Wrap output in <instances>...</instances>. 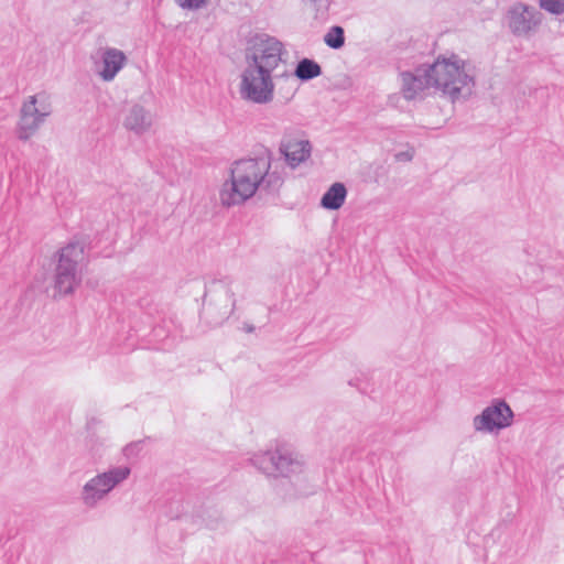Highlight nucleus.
Masks as SVG:
<instances>
[{
	"label": "nucleus",
	"instance_id": "nucleus-22",
	"mask_svg": "<svg viewBox=\"0 0 564 564\" xmlns=\"http://www.w3.org/2000/svg\"><path fill=\"white\" fill-rule=\"evenodd\" d=\"M349 384L356 387L361 393H367L368 389L366 386L361 384L360 378H355L349 381Z\"/></svg>",
	"mask_w": 564,
	"mask_h": 564
},
{
	"label": "nucleus",
	"instance_id": "nucleus-12",
	"mask_svg": "<svg viewBox=\"0 0 564 564\" xmlns=\"http://www.w3.org/2000/svg\"><path fill=\"white\" fill-rule=\"evenodd\" d=\"M401 78L402 94L406 100H413L425 89L433 87L427 64L417 66L414 72H403Z\"/></svg>",
	"mask_w": 564,
	"mask_h": 564
},
{
	"label": "nucleus",
	"instance_id": "nucleus-17",
	"mask_svg": "<svg viewBox=\"0 0 564 564\" xmlns=\"http://www.w3.org/2000/svg\"><path fill=\"white\" fill-rule=\"evenodd\" d=\"M347 197V188L343 183L336 182L323 194L321 206L327 210L339 209Z\"/></svg>",
	"mask_w": 564,
	"mask_h": 564
},
{
	"label": "nucleus",
	"instance_id": "nucleus-18",
	"mask_svg": "<svg viewBox=\"0 0 564 564\" xmlns=\"http://www.w3.org/2000/svg\"><path fill=\"white\" fill-rule=\"evenodd\" d=\"M324 43L333 48L340 50L345 45V31L340 25H333L324 35Z\"/></svg>",
	"mask_w": 564,
	"mask_h": 564
},
{
	"label": "nucleus",
	"instance_id": "nucleus-15",
	"mask_svg": "<svg viewBox=\"0 0 564 564\" xmlns=\"http://www.w3.org/2000/svg\"><path fill=\"white\" fill-rule=\"evenodd\" d=\"M126 61L127 57L122 51L107 47L101 54L102 67L98 70L99 76L105 82H111L124 66Z\"/></svg>",
	"mask_w": 564,
	"mask_h": 564
},
{
	"label": "nucleus",
	"instance_id": "nucleus-16",
	"mask_svg": "<svg viewBox=\"0 0 564 564\" xmlns=\"http://www.w3.org/2000/svg\"><path fill=\"white\" fill-rule=\"evenodd\" d=\"M280 150L288 164L296 167L310 158L312 147L308 140L290 139L282 142Z\"/></svg>",
	"mask_w": 564,
	"mask_h": 564
},
{
	"label": "nucleus",
	"instance_id": "nucleus-1",
	"mask_svg": "<svg viewBox=\"0 0 564 564\" xmlns=\"http://www.w3.org/2000/svg\"><path fill=\"white\" fill-rule=\"evenodd\" d=\"M283 182L279 171L272 169L270 154L240 159L232 163L230 180L223 184L219 198L226 207L241 205L257 192L278 193Z\"/></svg>",
	"mask_w": 564,
	"mask_h": 564
},
{
	"label": "nucleus",
	"instance_id": "nucleus-7",
	"mask_svg": "<svg viewBox=\"0 0 564 564\" xmlns=\"http://www.w3.org/2000/svg\"><path fill=\"white\" fill-rule=\"evenodd\" d=\"M274 87L272 73L246 65L239 90L242 99L258 105L269 104L273 100Z\"/></svg>",
	"mask_w": 564,
	"mask_h": 564
},
{
	"label": "nucleus",
	"instance_id": "nucleus-3",
	"mask_svg": "<svg viewBox=\"0 0 564 564\" xmlns=\"http://www.w3.org/2000/svg\"><path fill=\"white\" fill-rule=\"evenodd\" d=\"M231 282L230 278L225 276L206 285L202 315L212 326L221 325L235 311L236 299Z\"/></svg>",
	"mask_w": 564,
	"mask_h": 564
},
{
	"label": "nucleus",
	"instance_id": "nucleus-25",
	"mask_svg": "<svg viewBox=\"0 0 564 564\" xmlns=\"http://www.w3.org/2000/svg\"><path fill=\"white\" fill-rule=\"evenodd\" d=\"M245 330H246L247 333H252V332L254 330V326H252V325H246V326H245Z\"/></svg>",
	"mask_w": 564,
	"mask_h": 564
},
{
	"label": "nucleus",
	"instance_id": "nucleus-19",
	"mask_svg": "<svg viewBox=\"0 0 564 564\" xmlns=\"http://www.w3.org/2000/svg\"><path fill=\"white\" fill-rule=\"evenodd\" d=\"M540 7L555 15L564 13V0H540Z\"/></svg>",
	"mask_w": 564,
	"mask_h": 564
},
{
	"label": "nucleus",
	"instance_id": "nucleus-10",
	"mask_svg": "<svg viewBox=\"0 0 564 564\" xmlns=\"http://www.w3.org/2000/svg\"><path fill=\"white\" fill-rule=\"evenodd\" d=\"M506 19L514 36L529 37L541 25L543 14L535 7L517 2L508 9Z\"/></svg>",
	"mask_w": 564,
	"mask_h": 564
},
{
	"label": "nucleus",
	"instance_id": "nucleus-13",
	"mask_svg": "<svg viewBox=\"0 0 564 564\" xmlns=\"http://www.w3.org/2000/svg\"><path fill=\"white\" fill-rule=\"evenodd\" d=\"M152 123V115L139 104H133L124 110L123 127L137 135L148 132Z\"/></svg>",
	"mask_w": 564,
	"mask_h": 564
},
{
	"label": "nucleus",
	"instance_id": "nucleus-27",
	"mask_svg": "<svg viewBox=\"0 0 564 564\" xmlns=\"http://www.w3.org/2000/svg\"><path fill=\"white\" fill-rule=\"evenodd\" d=\"M132 448V445L126 447V452L130 451Z\"/></svg>",
	"mask_w": 564,
	"mask_h": 564
},
{
	"label": "nucleus",
	"instance_id": "nucleus-8",
	"mask_svg": "<svg viewBox=\"0 0 564 564\" xmlns=\"http://www.w3.org/2000/svg\"><path fill=\"white\" fill-rule=\"evenodd\" d=\"M251 463L267 475L290 477L303 470V460L297 454L288 448H276L274 452H264L254 455Z\"/></svg>",
	"mask_w": 564,
	"mask_h": 564
},
{
	"label": "nucleus",
	"instance_id": "nucleus-20",
	"mask_svg": "<svg viewBox=\"0 0 564 564\" xmlns=\"http://www.w3.org/2000/svg\"><path fill=\"white\" fill-rule=\"evenodd\" d=\"M209 0H176V3L183 8L188 10H197L204 7Z\"/></svg>",
	"mask_w": 564,
	"mask_h": 564
},
{
	"label": "nucleus",
	"instance_id": "nucleus-14",
	"mask_svg": "<svg viewBox=\"0 0 564 564\" xmlns=\"http://www.w3.org/2000/svg\"><path fill=\"white\" fill-rule=\"evenodd\" d=\"M321 75V65L312 58L304 57L297 62L293 74L285 70L281 75H276L275 78L289 85L293 84V77L299 78L301 82H308Z\"/></svg>",
	"mask_w": 564,
	"mask_h": 564
},
{
	"label": "nucleus",
	"instance_id": "nucleus-5",
	"mask_svg": "<svg viewBox=\"0 0 564 564\" xmlns=\"http://www.w3.org/2000/svg\"><path fill=\"white\" fill-rule=\"evenodd\" d=\"M285 53L283 43L265 33L256 34L248 43L246 64L273 73Z\"/></svg>",
	"mask_w": 564,
	"mask_h": 564
},
{
	"label": "nucleus",
	"instance_id": "nucleus-6",
	"mask_svg": "<svg viewBox=\"0 0 564 564\" xmlns=\"http://www.w3.org/2000/svg\"><path fill=\"white\" fill-rule=\"evenodd\" d=\"M128 466L111 467L90 478L82 488L80 500L86 508H96L107 496L130 476Z\"/></svg>",
	"mask_w": 564,
	"mask_h": 564
},
{
	"label": "nucleus",
	"instance_id": "nucleus-9",
	"mask_svg": "<svg viewBox=\"0 0 564 564\" xmlns=\"http://www.w3.org/2000/svg\"><path fill=\"white\" fill-rule=\"evenodd\" d=\"M51 113L50 97L45 93L30 96L20 109L18 138L28 141Z\"/></svg>",
	"mask_w": 564,
	"mask_h": 564
},
{
	"label": "nucleus",
	"instance_id": "nucleus-4",
	"mask_svg": "<svg viewBox=\"0 0 564 564\" xmlns=\"http://www.w3.org/2000/svg\"><path fill=\"white\" fill-rule=\"evenodd\" d=\"M85 258V246L72 241L58 251L54 289L59 295H69L82 282L80 263Z\"/></svg>",
	"mask_w": 564,
	"mask_h": 564
},
{
	"label": "nucleus",
	"instance_id": "nucleus-2",
	"mask_svg": "<svg viewBox=\"0 0 564 564\" xmlns=\"http://www.w3.org/2000/svg\"><path fill=\"white\" fill-rule=\"evenodd\" d=\"M427 66L433 88L441 90L452 101L471 94L475 87V76L470 65L458 55L440 56Z\"/></svg>",
	"mask_w": 564,
	"mask_h": 564
},
{
	"label": "nucleus",
	"instance_id": "nucleus-24",
	"mask_svg": "<svg viewBox=\"0 0 564 564\" xmlns=\"http://www.w3.org/2000/svg\"><path fill=\"white\" fill-rule=\"evenodd\" d=\"M162 329H163V327H162V326H155V327L153 328L154 336H155V337H158V338H159V337H161V330H162Z\"/></svg>",
	"mask_w": 564,
	"mask_h": 564
},
{
	"label": "nucleus",
	"instance_id": "nucleus-21",
	"mask_svg": "<svg viewBox=\"0 0 564 564\" xmlns=\"http://www.w3.org/2000/svg\"><path fill=\"white\" fill-rule=\"evenodd\" d=\"M413 159V151H401L395 154V160L399 162H409Z\"/></svg>",
	"mask_w": 564,
	"mask_h": 564
},
{
	"label": "nucleus",
	"instance_id": "nucleus-23",
	"mask_svg": "<svg viewBox=\"0 0 564 564\" xmlns=\"http://www.w3.org/2000/svg\"><path fill=\"white\" fill-rule=\"evenodd\" d=\"M312 4H314L317 10L319 9H323V10H327L328 9V0H308Z\"/></svg>",
	"mask_w": 564,
	"mask_h": 564
},
{
	"label": "nucleus",
	"instance_id": "nucleus-26",
	"mask_svg": "<svg viewBox=\"0 0 564 564\" xmlns=\"http://www.w3.org/2000/svg\"><path fill=\"white\" fill-rule=\"evenodd\" d=\"M206 525H207V527H209V528H212V529H215V528H216V525H214L212 522H207V523H206Z\"/></svg>",
	"mask_w": 564,
	"mask_h": 564
},
{
	"label": "nucleus",
	"instance_id": "nucleus-11",
	"mask_svg": "<svg viewBox=\"0 0 564 564\" xmlns=\"http://www.w3.org/2000/svg\"><path fill=\"white\" fill-rule=\"evenodd\" d=\"M513 412L503 400H495L491 405L485 408L479 415L474 417V429L478 432H494L512 424Z\"/></svg>",
	"mask_w": 564,
	"mask_h": 564
}]
</instances>
